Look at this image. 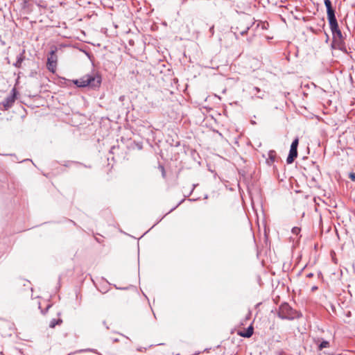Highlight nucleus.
Listing matches in <instances>:
<instances>
[{
  "label": "nucleus",
  "instance_id": "nucleus-28",
  "mask_svg": "<svg viewBox=\"0 0 355 355\" xmlns=\"http://www.w3.org/2000/svg\"><path fill=\"white\" fill-rule=\"evenodd\" d=\"M125 99V96H121L119 97V101H123Z\"/></svg>",
  "mask_w": 355,
  "mask_h": 355
},
{
  "label": "nucleus",
  "instance_id": "nucleus-16",
  "mask_svg": "<svg viewBox=\"0 0 355 355\" xmlns=\"http://www.w3.org/2000/svg\"><path fill=\"white\" fill-rule=\"evenodd\" d=\"M291 232L293 234L298 236L301 232V229L298 227H294L292 228Z\"/></svg>",
  "mask_w": 355,
  "mask_h": 355
},
{
  "label": "nucleus",
  "instance_id": "nucleus-8",
  "mask_svg": "<svg viewBox=\"0 0 355 355\" xmlns=\"http://www.w3.org/2000/svg\"><path fill=\"white\" fill-rule=\"evenodd\" d=\"M297 157V150L290 148L289 154L286 159L287 164H292L294 159Z\"/></svg>",
  "mask_w": 355,
  "mask_h": 355
},
{
  "label": "nucleus",
  "instance_id": "nucleus-15",
  "mask_svg": "<svg viewBox=\"0 0 355 355\" xmlns=\"http://www.w3.org/2000/svg\"><path fill=\"white\" fill-rule=\"evenodd\" d=\"M298 144H299V139H298V138H295L293 141V142H292V144L291 145V148H293V149L294 148V149L297 150Z\"/></svg>",
  "mask_w": 355,
  "mask_h": 355
},
{
  "label": "nucleus",
  "instance_id": "nucleus-2",
  "mask_svg": "<svg viewBox=\"0 0 355 355\" xmlns=\"http://www.w3.org/2000/svg\"><path fill=\"white\" fill-rule=\"evenodd\" d=\"M277 315L282 320H292L301 317V314L294 310L288 303L282 304L278 310Z\"/></svg>",
  "mask_w": 355,
  "mask_h": 355
},
{
  "label": "nucleus",
  "instance_id": "nucleus-19",
  "mask_svg": "<svg viewBox=\"0 0 355 355\" xmlns=\"http://www.w3.org/2000/svg\"><path fill=\"white\" fill-rule=\"evenodd\" d=\"M209 33L211 34V36H212L214 34V26H211L209 28Z\"/></svg>",
  "mask_w": 355,
  "mask_h": 355
},
{
  "label": "nucleus",
  "instance_id": "nucleus-3",
  "mask_svg": "<svg viewBox=\"0 0 355 355\" xmlns=\"http://www.w3.org/2000/svg\"><path fill=\"white\" fill-rule=\"evenodd\" d=\"M17 89L14 87L10 92V94L1 103V105L3 107V110H8L11 107H12L16 98H17Z\"/></svg>",
  "mask_w": 355,
  "mask_h": 355
},
{
  "label": "nucleus",
  "instance_id": "nucleus-21",
  "mask_svg": "<svg viewBox=\"0 0 355 355\" xmlns=\"http://www.w3.org/2000/svg\"><path fill=\"white\" fill-rule=\"evenodd\" d=\"M349 177L352 181H355V174L354 173H350Z\"/></svg>",
  "mask_w": 355,
  "mask_h": 355
},
{
  "label": "nucleus",
  "instance_id": "nucleus-27",
  "mask_svg": "<svg viewBox=\"0 0 355 355\" xmlns=\"http://www.w3.org/2000/svg\"><path fill=\"white\" fill-rule=\"evenodd\" d=\"M21 1L25 6L26 4H27L29 2L30 0H21Z\"/></svg>",
  "mask_w": 355,
  "mask_h": 355
},
{
  "label": "nucleus",
  "instance_id": "nucleus-1",
  "mask_svg": "<svg viewBox=\"0 0 355 355\" xmlns=\"http://www.w3.org/2000/svg\"><path fill=\"white\" fill-rule=\"evenodd\" d=\"M101 81V76L98 72L93 71L73 80V83L78 87H89L96 89L100 87Z\"/></svg>",
  "mask_w": 355,
  "mask_h": 355
},
{
  "label": "nucleus",
  "instance_id": "nucleus-30",
  "mask_svg": "<svg viewBox=\"0 0 355 355\" xmlns=\"http://www.w3.org/2000/svg\"><path fill=\"white\" fill-rule=\"evenodd\" d=\"M175 209V207H174V208L171 209V210L169 212H171V211H173Z\"/></svg>",
  "mask_w": 355,
  "mask_h": 355
},
{
  "label": "nucleus",
  "instance_id": "nucleus-17",
  "mask_svg": "<svg viewBox=\"0 0 355 355\" xmlns=\"http://www.w3.org/2000/svg\"><path fill=\"white\" fill-rule=\"evenodd\" d=\"M260 26H261L262 29H267V28L268 26V23H262L261 24H260L259 23L256 25V28H258Z\"/></svg>",
  "mask_w": 355,
  "mask_h": 355
},
{
  "label": "nucleus",
  "instance_id": "nucleus-24",
  "mask_svg": "<svg viewBox=\"0 0 355 355\" xmlns=\"http://www.w3.org/2000/svg\"><path fill=\"white\" fill-rule=\"evenodd\" d=\"M313 277V273H312V272L308 273L306 275V277H308V278H311V277Z\"/></svg>",
  "mask_w": 355,
  "mask_h": 355
},
{
  "label": "nucleus",
  "instance_id": "nucleus-18",
  "mask_svg": "<svg viewBox=\"0 0 355 355\" xmlns=\"http://www.w3.org/2000/svg\"><path fill=\"white\" fill-rule=\"evenodd\" d=\"M330 29L331 31L332 34L334 33H335L336 31H338V30H340V28L338 27V24L335 25V26H333L330 27Z\"/></svg>",
  "mask_w": 355,
  "mask_h": 355
},
{
  "label": "nucleus",
  "instance_id": "nucleus-11",
  "mask_svg": "<svg viewBox=\"0 0 355 355\" xmlns=\"http://www.w3.org/2000/svg\"><path fill=\"white\" fill-rule=\"evenodd\" d=\"M332 35H333L334 40L336 42H337L338 43H341L343 42V34H342V32L340 30L336 31Z\"/></svg>",
  "mask_w": 355,
  "mask_h": 355
},
{
  "label": "nucleus",
  "instance_id": "nucleus-26",
  "mask_svg": "<svg viewBox=\"0 0 355 355\" xmlns=\"http://www.w3.org/2000/svg\"><path fill=\"white\" fill-rule=\"evenodd\" d=\"M0 355H4L3 352V346L0 345Z\"/></svg>",
  "mask_w": 355,
  "mask_h": 355
},
{
  "label": "nucleus",
  "instance_id": "nucleus-9",
  "mask_svg": "<svg viewBox=\"0 0 355 355\" xmlns=\"http://www.w3.org/2000/svg\"><path fill=\"white\" fill-rule=\"evenodd\" d=\"M324 3L327 8V16L335 14V10L332 7L331 1L330 0H324Z\"/></svg>",
  "mask_w": 355,
  "mask_h": 355
},
{
  "label": "nucleus",
  "instance_id": "nucleus-13",
  "mask_svg": "<svg viewBox=\"0 0 355 355\" xmlns=\"http://www.w3.org/2000/svg\"><path fill=\"white\" fill-rule=\"evenodd\" d=\"M327 18H328V20H329V26L330 27H331L333 26H335V25L338 24V22H337L335 14L331 15H328Z\"/></svg>",
  "mask_w": 355,
  "mask_h": 355
},
{
  "label": "nucleus",
  "instance_id": "nucleus-14",
  "mask_svg": "<svg viewBox=\"0 0 355 355\" xmlns=\"http://www.w3.org/2000/svg\"><path fill=\"white\" fill-rule=\"evenodd\" d=\"M329 347V343L327 340H322L318 346L319 350H322L324 348Z\"/></svg>",
  "mask_w": 355,
  "mask_h": 355
},
{
  "label": "nucleus",
  "instance_id": "nucleus-5",
  "mask_svg": "<svg viewBox=\"0 0 355 355\" xmlns=\"http://www.w3.org/2000/svg\"><path fill=\"white\" fill-rule=\"evenodd\" d=\"M57 48L54 47L50 51L49 55L47 58V68L51 72H55L57 64V55H56Z\"/></svg>",
  "mask_w": 355,
  "mask_h": 355
},
{
  "label": "nucleus",
  "instance_id": "nucleus-6",
  "mask_svg": "<svg viewBox=\"0 0 355 355\" xmlns=\"http://www.w3.org/2000/svg\"><path fill=\"white\" fill-rule=\"evenodd\" d=\"M277 159V153L275 150H271L268 153V158L266 159V164L268 166L272 165Z\"/></svg>",
  "mask_w": 355,
  "mask_h": 355
},
{
  "label": "nucleus",
  "instance_id": "nucleus-7",
  "mask_svg": "<svg viewBox=\"0 0 355 355\" xmlns=\"http://www.w3.org/2000/svg\"><path fill=\"white\" fill-rule=\"evenodd\" d=\"M25 60V49H23L22 51L17 56V60L15 63H13V66L16 68H21L22 62Z\"/></svg>",
  "mask_w": 355,
  "mask_h": 355
},
{
  "label": "nucleus",
  "instance_id": "nucleus-29",
  "mask_svg": "<svg viewBox=\"0 0 355 355\" xmlns=\"http://www.w3.org/2000/svg\"><path fill=\"white\" fill-rule=\"evenodd\" d=\"M263 96H257V98H263Z\"/></svg>",
  "mask_w": 355,
  "mask_h": 355
},
{
  "label": "nucleus",
  "instance_id": "nucleus-20",
  "mask_svg": "<svg viewBox=\"0 0 355 355\" xmlns=\"http://www.w3.org/2000/svg\"><path fill=\"white\" fill-rule=\"evenodd\" d=\"M159 168H160V169H161V171H162V176H163V177H165V170H164V166H160V167H159Z\"/></svg>",
  "mask_w": 355,
  "mask_h": 355
},
{
  "label": "nucleus",
  "instance_id": "nucleus-4",
  "mask_svg": "<svg viewBox=\"0 0 355 355\" xmlns=\"http://www.w3.org/2000/svg\"><path fill=\"white\" fill-rule=\"evenodd\" d=\"M253 25H254V22H252L250 17L244 18L240 21L239 26L236 27V31L241 35H244Z\"/></svg>",
  "mask_w": 355,
  "mask_h": 355
},
{
  "label": "nucleus",
  "instance_id": "nucleus-23",
  "mask_svg": "<svg viewBox=\"0 0 355 355\" xmlns=\"http://www.w3.org/2000/svg\"><path fill=\"white\" fill-rule=\"evenodd\" d=\"M318 289V287L317 286H313L311 288V291L314 292V291H317Z\"/></svg>",
  "mask_w": 355,
  "mask_h": 355
},
{
  "label": "nucleus",
  "instance_id": "nucleus-25",
  "mask_svg": "<svg viewBox=\"0 0 355 355\" xmlns=\"http://www.w3.org/2000/svg\"><path fill=\"white\" fill-rule=\"evenodd\" d=\"M51 305H50V304H49V305H48V306H47V307H46V311H42V313L43 314H45V313H46V311H48V309L51 307Z\"/></svg>",
  "mask_w": 355,
  "mask_h": 355
},
{
  "label": "nucleus",
  "instance_id": "nucleus-12",
  "mask_svg": "<svg viewBox=\"0 0 355 355\" xmlns=\"http://www.w3.org/2000/svg\"><path fill=\"white\" fill-rule=\"evenodd\" d=\"M62 323V320L61 318H53L49 322V327L53 329L55 328L56 325H60Z\"/></svg>",
  "mask_w": 355,
  "mask_h": 355
},
{
  "label": "nucleus",
  "instance_id": "nucleus-10",
  "mask_svg": "<svg viewBox=\"0 0 355 355\" xmlns=\"http://www.w3.org/2000/svg\"><path fill=\"white\" fill-rule=\"evenodd\" d=\"M239 334L244 338H250L253 334L252 326L248 327L244 331H241Z\"/></svg>",
  "mask_w": 355,
  "mask_h": 355
},
{
  "label": "nucleus",
  "instance_id": "nucleus-22",
  "mask_svg": "<svg viewBox=\"0 0 355 355\" xmlns=\"http://www.w3.org/2000/svg\"><path fill=\"white\" fill-rule=\"evenodd\" d=\"M253 92H256L257 93H259V92H261V89L259 87H254L253 88Z\"/></svg>",
  "mask_w": 355,
  "mask_h": 355
}]
</instances>
